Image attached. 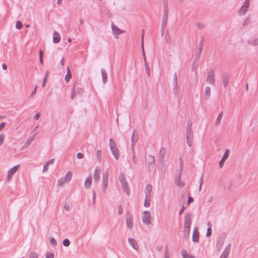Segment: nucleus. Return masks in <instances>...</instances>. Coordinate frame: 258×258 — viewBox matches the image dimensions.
Listing matches in <instances>:
<instances>
[{
  "label": "nucleus",
  "instance_id": "bf43d9fd",
  "mask_svg": "<svg viewBox=\"0 0 258 258\" xmlns=\"http://www.w3.org/2000/svg\"><path fill=\"white\" fill-rule=\"evenodd\" d=\"M54 254L52 252H48L46 253V258H53Z\"/></svg>",
  "mask_w": 258,
  "mask_h": 258
},
{
  "label": "nucleus",
  "instance_id": "5701e85b",
  "mask_svg": "<svg viewBox=\"0 0 258 258\" xmlns=\"http://www.w3.org/2000/svg\"><path fill=\"white\" fill-rule=\"evenodd\" d=\"M211 96V88L210 87H206L204 91V98L207 100Z\"/></svg>",
  "mask_w": 258,
  "mask_h": 258
},
{
  "label": "nucleus",
  "instance_id": "0eeeda50",
  "mask_svg": "<svg viewBox=\"0 0 258 258\" xmlns=\"http://www.w3.org/2000/svg\"><path fill=\"white\" fill-rule=\"evenodd\" d=\"M186 138L187 145L189 147H191L192 145L194 140L192 130L186 131Z\"/></svg>",
  "mask_w": 258,
  "mask_h": 258
},
{
  "label": "nucleus",
  "instance_id": "dca6fc26",
  "mask_svg": "<svg viewBox=\"0 0 258 258\" xmlns=\"http://www.w3.org/2000/svg\"><path fill=\"white\" fill-rule=\"evenodd\" d=\"M225 239V237L223 238L220 237L218 238L216 243V248L218 251H219L221 250L224 243Z\"/></svg>",
  "mask_w": 258,
  "mask_h": 258
},
{
  "label": "nucleus",
  "instance_id": "f704fd0d",
  "mask_svg": "<svg viewBox=\"0 0 258 258\" xmlns=\"http://www.w3.org/2000/svg\"><path fill=\"white\" fill-rule=\"evenodd\" d=\"M166 155V149L165 148H161L159 151V156L164 158Z\"/></svg>",
  "mask_w": 258,
  "mask_h": 258
},
{
  "label": "nucleus",
  "instance_id": "58836bf2",
  "mask_svg": "<svg viewBox=\"0 0 258 258\" xmlns=\"http://www.w3.org/2000/svg\"><path fill=\"white\" fill-rule=\"evenodd\" d=\"M102 152L100 150H98L96 152V156L99 162H100L101 159Z\"/></svg>",
  "mask_w": 258,
  "mask_h": 258
},
{
  "label": "nucleus",
  "instance_id": "4be33fe9",
  "mask_svg": "<svg viewBox=\"0 0 258 258\" xmlns=\"http://www.w3.org/2000/svg\"><path fill=\"white\" fill-rule=\"evenodd\" d=\"M60 40V36L59 34L56 32L54 31L53 34V41L55 43H58Z\"/></svg>",
  "mask_w": 258,
  "mask_h": 258
},
{
  "label": "nucleus",
  "instance_id": "37998d69",
  "mask_svg": "<svg viewBox=\"0 0 258 258\" xmlns=\"http://www.w3.org/2000/svg\"><path fill=\"white\" fill-rule=\"evenodd\" d=\"M146 73L148 77L150 76V67L148 64H145V65Z\"/></svg>",
  "mask_w": 258,
  "mask_h": 258
},
{
  "label": "nucleus",
  "instance_id": "a18cd8bd",
  "mask_svg": "<svg viewBox=\"0 0 258 258\" xmlns=\"http://www.w3.org/2000/svg\"><path fill=\"white\" fill-rule=\"evenodd\" d=\"M49 242L50 244L53 246H55V245L57 244L56 240L53 237H51V238H50Z\"/></svg>",
  "mask_w": 258,
  "mask_h": 258
},
{
  "label": "nucleus",
  "instance_id": "c9c22d12",
  "mask_svg": "<svg viewBox=\"0 0 258 258\" xmlns=\"http://www.w3.org/2000/svg\"><path fill=\"white\" fill-rule=\"evenodd\" d=\"M144 35V30H142V52H143V56H145V55H145V50H144V43H143Z\"/></svg>",
  "mask_w": 258,
  "mask_h": 258
},
{
  "label": "nucleus",
  "instance_id": "4c0bfd02",
  "mask_svg": "<svg viewBox=\"0 0 258 258\" xmlns=\"http://www.w3.org/2000/svg\"><path fill=\"white\" fill-rule=\"evenodd\" d=\"M150 199H149L148 197H146L144 206L145 207H149L150 206Z\"/></svg>",
  "mask_w": 258,
  "mask_h": 258
},
{
  "label": "nucleus",
  "instance_id": "f257e3e1",
  "mask_svg": "<svg viewBox=\"0 0 258 258\" xmlns=\"http://www.w3.org/2000/svg\"><path fill=\"white\" fill-rule=\"evenodd\" d=\"M191 214L189 213H186L184 216L183 236L187 237L189 236L191 225Z\"/></svg>",
  "mask_w": 258,
  "mask_h": 258
},
{
  "label": "nucleus",
  "instance_id": "680f3d73",
  "mask_svg": "<svg viewBox=\"0 0 258 258\" xmlns=\"http://www.w3.org/2000/svg\"><path fill=\"white\" fill-rule=\"evenodd\" d=\"M64 182H65L63 179H60L57 181V186H60L62 185Z\"/></svg>",
  "mask_w": 258,
  "mask_h": 258
},
{
  "label": "nucleus",
  "instance_id": "39448f33",
  "mask_svg": "<svg viewBox=\"0 0 258 258\" xmlns=\"http://www.w3.org/2000/svg\"><path fill=\"white\" fill-rule=\"evenodd\" d=\"M206 82L212 85H215V76L214 72L212 69L208 71L207 72Z\"/></svg>",
  "mask_w": 258,
  "mask_h": 258
},
{
  "label": "nucleus",
  "instance_id": "5fc2aeb1",
  "mask_svg": "<svg viewBox=\"0 0 258 258\" xmlns=\"http://www.w3.org/2000/svg\"><path fill=\"white\" fill-rule=\"evenodd\" d=\"M175 182L176 185L178 186L182 187L184 185V183L182 181H181L180 180L177 181L176 182Z\"/></svg>",
  "mask_w": 258,
  "mask_h": 258
},
{
  "label": "nucleus",
  "instance_id": "c03bdc74",
  "mask_svg": "<svg viewBox=\"0 0 258 258\" xmlns=\"http://www.w3.org/2000/svg\"><path fill=\"white\" fill-rule=\"evenodd\" d=\"M62 244L64 246L68 247L70 245V241L68 239L66 238L63 240Z\"/></svg>",
  "mask_w": 258,
  "mask_h": 258
},
{
  "label": "nucleus",
  "instance_id": "338daca9",
  "mask_svg": "<svg viewBox=\"0 0 258 258\" xmlns=\"http://www.w3.org/2000/svg\"><path fill=\"white\" fill-rule=\"evenodd\" d=\"M5 125H6L5 122H2L1 123V124H0V131H1L5 127Z\"/></svg>",
  "mask_w": 258,
  "mask_h": 258
},
{
  "label": "nucleus",
  "instance_id": "a211bd4d",
  "mask_svg": "<svg viewBox=\"0 0 258 258\" xmlns=\"http://www.w3.org/2000/svg\"><path fill=\"white\" fill-rule=\"evenodd\" d=\"M111 28L112 33L114 35H118L124 32V31L120 29L113 24L111 25Z\"/></svg>",
  "mask_w": 258,
  "mask_h": 258
},
{
  "label": "nucleus",
  "instance_id": "2eb2a0df",
  "mask_svg": "<svg viewBox=\"0 0 258 258\" xmlns=\"http://www.w3.org/2000/svg\"><path fill=\"white\" fill-rule=\"evenodd\" d=\"M179 162H180V168L179 170V173L175 177V179H174L175 182H176L177 181H180L181 179V177L182 167H183V162H182L181 158H179Z\"/></svg>",
  "mask_w": 258,
  "mask_h": 258
},
{
  "label": "nucleus",
  "instance_id": "774afa93",
  "mask_svg": "<svg viewBox=\"0 0 258 258\" xmlns=\"http://www.w3.org/2000/svg\"><path fill=\"white\" fill-rule=\"evenodd\" d=\"M197 26L200 29H203L205 27V25L202 23H198Z\"/></svg>",
  "mask_w": 258,
  "mask_h": 258
},
{
  "label": "nucleus",
  "instance_id": "3c124183",
  "mask_svg": "<svg viewBox=\"0 0 258 258\" xmlns=\"http://www.w3.org/2000/svg\"><path fill=\"white\" fill-rule=\"evenodd\" d=\"M92 194H93L92 203L93 205H95V203H96V194L95 191L93 190L92 191Z\"/></svg>",
  "mask_w": 258,
  "mask_h": 258
},
{
  "label": "nucleus",
  "instance_id": "a878e982",
  "mask_svg": "<svg viewBox=\"0 0 258 258\" xmlns=\"http://www.w3.org/2000/svg\"><path fill=\"white\" fill-rule=\"evenodd\" d=\"M92 183V176H89L85 179V187L86 188H89Z\"/></svg>",
  "mask_w": 258,
  "mask_h": 258
},
{
  "label": "nucleus",
  "instance_id": "09e8293b",
  "mask_svg": "<svg viewBox=\"0 0 258 258\" xmlns=\"http://www.w3.org/2000/svg\"><path fill=\"white\" fill-rule=\"evenodd\" d=\"M192 130V123L190 121H188L187 123L186 131Z\"/></svg>",
  "mask_w": 258,
  "mask_h": 258
},
{
  "label": "nucleus",
  "instance_id": "e2e57ef3",
  "mask_svg": "<svg viewBox=\"0 0 258 258\" xmlns=\"http://www.w3.org/2000/svg\"><path fill=\"white\" fill-rule=\"evenodd\" d=\"M77 157L79 159H82L84 157V155L83 153L79 152L77 154Z\"/></svg>",
  "mask_w": 258,
  "mask_h": 258
},
{
  "label": "nucleus",
  "instance_id": "13d9d810",
  "mask_svg": "<svg viewBox=\"0 0 258 258\" xmlns=\"http://www.w3.org/2000/svg\"><path fill=\"white\" fill-rule=\"evenodd\" d=\"M84 92V89L82 88H78L77 90V93L78 94L82 95V93Z\"/></svg>",
  "mask_w": 258,
  "mask_h": 258
},
{
  "label": "nucleus",
  "instance_id": "473e14b6",
  "mask_svg": "<svg viewBox=\"0 0 258 258\" xmlns=\"http://www.w3.org/2000/svg\"><path fill=\"white\" fill-rule=\"evenodd\" d=\"M232 185V181L231 180H229L225 183L224 187L226 189H229L231 187Z\"/></svg>",
  "mask_w": 258,
  "mask_h": 258
},
{
  "label": "nucleus",
  "instance_id": "aec40b11",
  "mask_svg": "<svg viewBox=\"0 0 258 258\" xmlns=\"http://www.w3.org/2000/svg\"><path fill=\"white\" fill-rule=\"evenodd\" d=\"M152 186H151V185L147 184L145 189V193L146 195V197H148L149 199L151 198L150 192L152 191Z\"/></svg>",
  "mask_w": 258,
  "mask_h": 258
},
{
  "label": "nucleus",
  "instance_id": "b1692460",
  "mask_svg": "<svg viewBox=\"0 0 258 258\" xmlns=\"http://www.w3.org/2000/svg\"><path fill=\"white\" fill-rule=\"evenodd\" d=\"M54 159H52L46 162V163L43 166V172H47L48 169V166L50 164H52L54 162Z\"/></svg>",
  "mask_w": 258,
  "mask_h": 258
},
{
  "label": "nucleus",
  "instance_id": "bb28decb",
  "mask_svg": "<svg viewBox=\"0 0 258 258\" xmlns=\"http://www.w3.org/2000/svg\"><path fill=\"white\" fill-rule=\"evenodd\" d=\"M101 72L103 82L104 84H105L107 82V80H108L107 74L104 69H101Z\"/></svg>",
  "mask_w": 258,
  "mask_h": 258
},
{
  "label": "nucleus",
  "instance_id": "423d86ee",
  "mask_svg": "<svg viewBox=\"0 0 258 258\" xmlns=\"http://www.w3.org/2000/svg\"><path fill=\"white\" fill-rule=\"evenodd\" d=\"M20 167L19 165H17L11 168L8 172L7 181L10 182L12 179L13 175L17 171Z\"/></svg>",
  "mask_w": 258,
  "mask_h": 258
},
{
  "label": "nucleus",
  "instance_id": "79ce46f5",
  "mask_svg": "<svg viewBox=\"0 0 258 258\" xmlns=\"http://www.w3.org/2000/svg\"><path fill=\"white\" fill-rule=\"evenodd\" d=\"M135 133V131L134 132ZM138 140V138L135 139L134 137V133H133L132 137V146H135L136 143H137Z\"/></svg>",
  "mask_w": 258,
  "mask_h": 258
},
{
  "label": "nucleus",
  "instance_id": "72a5a7b5",
  "mask_svg": "<svg viewBox=\"0 0 258 258\" xmlns=\"http://www.w3.org/2000/svg\"><path fill=\"white\" fill-rule=\"evenodd\" d=\"M155 162V158L153 156L149 155L148 157V164L150 165Z\"/></svg>",
  "mask_w": 258,
  "mask_h": 258
},
{
  "label": "nucleus",
  "instance_id": "6ab92c4d",
  "mask_svg": "<svg viewBox=\"0 0 258 258\" xmlns=\"http://www.w3.org/2000/svg\"><path fill=\"white\" fill-rule=\"evenodd\" d=\"M128 241L129 244L132 245V247L136 250H138L139 248L138 244L137 241L132 238H128Z\"/></svg>",
  "mask_w": 258,
  "mask_h": 258
},
{
  "label": "nucleus",
  "instance_id": "ea45409f",
  "mask_svg": "<svg viewBox=\"0 0 258 258\" xmlns=\"http://www.w3.org/2000/svg\"><path fill=\"white\" fill-rule=\"evenodd\" d=\"M75 96H76V90H75V86L74 85V86L72 88V90H71V99L72 100L74 99Z\"/></svg>",
  "mask_w": 258,
  "mask_h": 258
},
{
  "label": "nucleus",
  "instance_id": "7c9ffc66",
  "mask_svg": "<svg viewBox=\"0 0 258 258\" xmlns=\"http://www.w3.org/2000/svg\"><path fill=\"white\" fill-rule=\"evenodd\" d=\"M222 116H223V113H222V112H221L219 114V115L217 118V119H216V121L215 122L216 125H218L220 123V122H221L222 118Z\"/></svg>",
  "mask_w": 258,
  "mask_h": 258
},
{
  "label": "nucleus",
  "instance_id": "69168bd1",
  "mask_svg": "<svg viewBox=\"0 0 258 258\" xmlns=\"http://www.w3.org/2000/svg\"><path fill=\"white\" fill-rule=\"evenodd\" d=\"M40 113H36L34 116V119L35 120H37L39 119V118L40 117Z\"/></svg>",
  "mask_w": 258,
  "mask_h": 258
},
{
  "label": "nucleus",
  "instance_id": "1a4fd4ad",
  "mask_svg": "<svg viewBox=\"0 0 258 258\" xmlns=\"http://www.w3.org/2000/svg\"><path fill=\"white\" fill-rule=\"evenodd\" d=\"M203 41H204V38L202 37V39L201 40V42L199 43L200 46L197 49L196 52L195 53V58L194 60V62L197 61L199 59L200 54H201L202 51H203Z\"/></svg>",
  "mask_w": 258,
  "mask_h": 258
},
{
  "label": "nucleus",
  "instance_id": "6e6d98bb",
  "mask_svg": "<svg viewBox=\"0 0 258 258\" xmlns=\"http://www.w3.org/2000/svg\"><path fill=\"white\" fill-rule=\"evenodd\" d=\"M194 199L192 197L189 196L187 202L186 203V206H188L191 203L193 202Z\"/></svg>",
  "mask_w": 258,
  "mask_h": 258
},
{
  "label": "nucleus",
  "instance_id": "f8f14e48",
  "mask_svg": "<svg viewBox=\"0 0 258 258\" xmlns=\"http://www.w3.org/2000/svg\"><path fill=\"white\" fill-rule=\"evenodd\" d=\"M229 155V150L228 149H226L224 152V154L220 160L219 163V165L220 168H222L223 166L224 162L225 160L227 159Z\"/></svg>",
  "mask_w": 258,
  "mask_h": 258
},
{
  "label": "nucleus",
  "instance_id": "c85d7f7f",
  "mask_svg": "<svg viewBox=\"0 0 258 258\" xmlns=\"http://www.w3.org/2000/svg\"><path fill=\"white\" fill-rule=\"evenodd\" d=\"M181 253L183 258H196L194 256L187 253L185 250H182Z\"/></svg>",
  "mask_w": 258,
  "mask_h": 258
},
{
  "label": "nucleus",
  "instance_id": "f03ea898",
  "mask_svg": "<svg viewBox=\"0 0 258 258\" xmlns=\"http://www.w3.org/2000/svg\"><path fill=\"white\" fill-rule=\"evenodd\" d=\"M119 180L120 182L121 183V185L124 189V190L127 196L130 194V189L128 186V183L126 180L125 175L122 172L120 173L119 176Z\"/></svg>",
  "mask_w": 258,
  "mask_h": 258
},
{
  "label": "nucleus",
  "instance_id": "cd10ccee",
  "mask_svg": "<svg viewBox=\"0 0 258 258\" xmlns=\"http://www.w3.org/2000/svg\"><path fill=\"white\" fill-rule=\"evenodd\" d=\"M72 177V172L71 171H68L66 173V174L64 177V179H63L64 180L65 182H69L71 180Z\"/></svg>",
  "mask_w": 258,
  "mask_h": 258
},
{
  "label": "nucleus",
  "instance_id": "6e6552de",
  "mask_svg": "<svg viewBox=\"0 0 258 258\" xmlns=\"http://www.w3.org/2000/svg\"><path fill=\"white\" fill-rule=\"evenodd\" d=\"M151 214L149 212L145 211L143 212V215H142V219L143 222L146 225H149L150 224V219H151Z\"/></svg>",
  "mask_w": 258,
  "mask_h": 258
},
{
  "label": "nucleus",
  "instance_id": "de8ad7c7",
  "mask_svg": "<svg viewBox=\"0 0 258 258\" xmlns=\"http://www.w3.org/2000/svg\"><path fill=\"white\" fill-rule=\"evenodd\" d=\"M204 183V176L202 175L200 178V186H199V191H201V188H202V184H203Z\"/></svg>",
  "mask_w": 258,
  "mask_h": 258
},
{
  "label": "nucleus",
  "instance_id": "603ef678",
  "mask_svg": "<svg viewBox=\"0 0 258 258\" xmlns=\"http://www.w3.org/2000/svg\"><path fill=\"white\" fill-rule=\"evenodd\" d=\"M229 252H230V250H228V249L225 248L224 249L223 252L222 253V254L223 255H225V256L228 257Z\"/></svg>",
  "mask_w": 258,
  "mask_h": 258
},
{
  "label": "nucleus",
  "instance_id": "49530a36",
  "mask_svg": "<svg viewBox=\"0 0 258 258\" xmlns=\"http://www.w3.org/2000/svg\"><path fill=\"white\" fill-rule=\"evenodd\" d=\"M212 233V228L208 227L206 233V237H209L211 236Z\"/></svg>",
  "mask_w": 258,
  "mask_h": 258
},
{
  "label": "nucleus",
  "instance_id": "f3484780",
  "mask_svg": "<svg viewBox=\"0 0 258 258\" xmlns=\"http://www.w3.org/2000/svg\"><path fill=\"white\" fill-rule=\"evenodd\" d=\"M199 232L197 227H195L194 229L192 240L194 242H197L199 240Z\"/></svg>",
  "mask_w": 258,
  "mask_h": 258
},
{
  "label": "nucleus",
  "instance_id": "ddd939ff",
  "mask_svg": "<svg viewBox=\"0 0 258 258\" xmlns=\"http://www.w3.org/2000/svg\"><path fill=\"white\" fill-rule=\"evenodd\" d=\"M222 83L224 88L228 86L229 82V76L227 73H224L222 74Z\"/></svg>",
  "mask_w": 258,
  "mask_h": 258
},
{
  "label": "nucleus",
  "instance_id": "393cba45",
  "mask_svg": "<svg viewBox=\"0 0 258 258\" xmlns=\"http://www.w3.org/2000/svg\"><path fill=\"white\" fill-rule=\"evenodd\" d=\"M72 78V72L71 71L69 68V67L67 68V75H66L64 77V80L67 82H69L70 80V79Z\"/></svg>",
  "mask_w": 258,
  "mask_h": 258
},
{
  "label": "nucleus",
  "instance_id": "0e129e2a",
  "mask_svg": "<svg viewBox=\"0 0 258 258\" xmlns=\"http://www.w3.org/2000/svg\"><path fill=\"white\" fill-rule=\"evenodd\" d=\"M37 86H36L34 88V90L32 92L31 95H30V97H33L36 94V89H37Z\"/></svg>",
  "mask_w": 258,
  "mask_h": 258
},
{
  "label": "nucleus",
  "instance_id": "4468645a",
  "mask_svg": "<svg viewBox=\"0 0 258 258\" xmlns=\"http://www.w3.org/2000/svg\"><path fill=\"white\" fill-rule=\"evenodd\" d=\"M126 225L128 228L132 229L133 227V222L132 216L128 211L126 212Z\"/></svg>",
  "mask_w": 258,
  "mask_h": 258
},
{
  "label": "nucleus",
  "instance_id": "c756f323",
  "mask_svg": "<svg viewBox=\"0 0 258 258\" xmlns=\"http://www.w3.org/2000/svg\"><path fill=\"white\" fill-rule=\"evenodd\" d=\"M247 9L248 8H245L242 6L238 11V14L239 15H244L247 12Z\"/></svg>",
  "mask_w": 258,
  "mask_h": 258
},
{
  "label": "nucleus",
  "instance_id": "052dcab7",
  "mask_svg": "<svg viewBox=\"0 0 258 258\" xmlns=\"http://www.w3.org/2000/svg\"><path fill=\"white\" fill-rule=\"evenodd\" d=\"M5 138V135L3 134L0 135V146L3 144Z\"/></svg>",
  "mask_w": 258,
  "mask_h": 258
},
{
  "label": "nucleus",
  "instance_id": "864d4df0",
  "mask_svg": "<svg viewBox=\"0 0 258 258\" xmlns=\"http://www.w3.org/2000/svg\"><path fill=\"white\" fill-rule=\"evenodd\" d=\"M118 214L119 215H121L123 213V209H122V206L121 204H119L118 206Z\"/></svg>",
  "mask_w": 258,
  "mask_h": 258
},
{
  "label": "nucleus",
  "instance_id": "9b49d317",
  "mask_svg": "<svg viewBox=\"0 0 258 258\" xmlns=\"http://www.w3.org/2000/svg\"><path fill=\"white\" fill-rule=\"evenodd\" d=\"M173 84H174V87H173V91L174 92V94L175 95L177 94L178 93V90H179V87L178 86V78H177V74L176 73H175L174 74V76H173Z\"/></svg>",
  "mask_w": 258,
  "mask_h": 258
},
{
  "label": "nucleus",
  "instance_id": "4d7b16f0",
  "mask_svg": "<svg viewBox=\"0 0 258 258\" xmlns=\"http://www.w3.org/2000/svg\"><path fill=\"white\" fill-rule=\"evenodd\" d=\"M243 6L245 8H248L249 6V0H245Z\"/></svg>",
  "mask_w": 258,
  "mask_h": 258
},
{
  "label": "nucleus",
  "instance_id": "2f4dec72",
  "mask_svg": "<svg viewBox=\"0 0 258 258\" xmlns=\"http://www.w3.org/2000/svg\"><path fill=\"white\" fill-rule=\"evenodd\" d=\"M248 44L250 45H252L253 46H257L258 45V38L254 39L252 40H248L247 41Z\"/></svg>",
  "mask_w": 258,
  "mask_h": 258
},
{
  "label": "nucleus",
  "instance_id": "a19ab883",
  "mask_svg": "<svg viewBox=\"0 0 258 258\" xmlns=\"http://www.w3.org/2000/svg\"><path fill=\"white\" fill-rule=\"evenodd\" d=\"M22 27H23L22 23L20 21H17L16 24V28L17 29L20 30L22 28Z\"/></svg>",
  "mask_w": 258,
  "mask_h": 258
},
{
  "label": "nucleus",
  "instance_id": "8fccbe9b",
  "mask_svg": "<svg viewBox=\"0 0 258 258\" xmlns=\"http://www.w3.org/2000/svg\"><path fill=\"white\" fill-rule=\"evenodd\" d=\"M29 257L30 258H38L37 253L34 251L30 253Z\"/></svg>",
  "mask_w": 258,
  "mask_h": 258
},
{
  "label": "nucleus",
  "instance_id": "412c9836",
  "mask_svg": "<svg viewBox=\"0 0 258 258\" xmlns=\"http://www.w3.org/2000/svg\"><path fill=\"white\" fill-rule=\"evenodd\" d=\"M110 150L114 158L117 160H118L119 157V153L117 148L115 147L113 148H111Z\"/></svg>",
  "mask_w": 258,
  "mask_h": 258
},
{
  "label": "nucleus",
  "instance_id": "20e7f679",
  "mask_svg": "<svg viewBox=\"0 0 258 258\" xmlns=\"http://www.w3.org/2000/svg\"><path fill=\"white\" fill-rule=\"evenodd\" d=\"M109 170L107 169L104 173L103 174V179H102V184L103 185V192L105 194L106 193V190L107 189V185H108V179L109 176Z\"/></svg>",
  "mask_w": 258,
  "mask_h": 258
},
{
  "label": "nucleus",
  "instance_id": "7ed1b4c3",
  "mask_svg": "<svg viewBox=\"0 0 258 258\" xmlns=\"http://www.w3.org/2000/svg\"><path fill=\"white\" fill-rule=\"evenodd\" d=\"M168 6L167 3L166 2H164L163 6V19L162 22V30L163 31L165 27H166L167 19H168Z\"/></svg>",
  "mask_w": 258,
  "mask_h": 258
},
{
  "label": "nucleus",
  "instance_id": "e433bc0d",
  "mask_svg": "<svg viewBox=\"0 0 258 258\" xmlns=\"http://www.w3.org/2000/svg\"><path fill=\"white\" fill-rule=\"evenodd\" d=\"M109 146H110V149L117 147L115 142L112 139H110V141H109Z\"/></svg>",
  "mask_w": 258,
  "mask_h": 258
},
{
  "label": "nucleus",
  "instance_id": "9d476101",
  "mask_svg": "<svg viewBox=\"0 0 258 258\" xmlns=\"http://www.w3.org/2000/svg\"><path fill=\"white\" fill-rule=\"evenodd\" d=\"M101 169L99 167H96L95 169L93 178L96 182H98L100 180V173Z\"/></svg>",
  "mask_w": 258,
  "mask_h": 258
}]
</instances>
